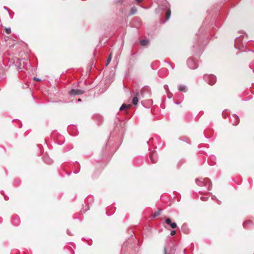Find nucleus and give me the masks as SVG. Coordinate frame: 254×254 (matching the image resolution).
Listing matches in <instances>:
<instances>
[{
    "label": "nucleus",
    "mask_w": 254,
    "mask_h": 254,
    "mask_svg": "<svg viewBox=\"0 0 254 254\" xmlns=\"http://www.w3.org/2000/svg\"><path fill=\"white\" fill-rule=\"evenodd\" d=\"M196 184L200 187H205L208 190H210L212 188V183L208 178L204 179H196L195 180Z\"/></svg>",
    "instance_id": "f257e3e1"
},
{
    "label": "nucleus",
    "mask_w": 254,
    "mask_h": 254,
    "mask_svg": "<svg viewBox=\"0 0 254 254\" xmlns=\"http://www.w3.org/2000/svg\"><path fill=\"white\" fill-rule=\"evenodd\" d=\"M204 79L209 85H214L216 81V77L212 74H205L204 75Z\"/></svg>",
    "instance_id": "f03ea898"
},
{
    "label": "nucleus",
    "mask_w": 254,
    "mask_h": 254,
    "mask_svg": "<svg viewBox=\"0 0 254 254\" xmlns=\"http://www.w3.org/2000/svg\"><path fill=\"white\" fill-rule=\"evenodd\" d=\"M187 64L188 67L191 69H196L198 67L197 64L191 58L188 60Z\"/></svg>",
    "instance_id": "7ed1b4c3"
},
{
    "label": "nucleus",
    "mask_w": 254,
    "mask_h": 254,
    "mask_svg": "<svg viewBox=\"0 0 254 254\" xmlns=\"http://www.w3.org/2000/svg\"><path fill=\"white\" fill-rule=\"evenodd\" d=\"M85 92L84 90L80 89H71L69 92L70 95H77L83 94Z\"/></svg>",
    "instance_id": "20e7f679"
},
{
    "label": "nucleus",
    "mask_w": 254,
    "mask_h": 254,
    "mask_svg": "<svg viewBox=\"0 0 254 254\" xmlns=\"http://www.w3.org/2000/svg\"><path fill=\"white\" fill-rule=\"evenodd\" d=\"M149 158L152 163H156L157 161V155L156 152H150Z\"/></svg>",
    "instance_id": "39448f33"
},
{
    "label": "nucleus",
    "mask_w": 254,
    "mask_h": 254,
    "mask_svg": "<svg viewBox=\"0 0 254 254\" xmlns=\"http://www.w3.org/2000/svg\"><path fill=\"white\" fill-rule=\"evenodd\" d=\"M139 96V93H136V96L133 98L132 103L133 105H136L137 104L138 99V97Z\"/></svg>",
    "instance_id": "423d86ee"
},
{
    "label": "nucleus",
    "mask_w": 254,
    "mask_h": 254,
    "mask_svg": "<svg viewBox=\"0 0 254 254\" xmlns=\"http://www.w3.org/2000/svg\"><path fill=\"white\" fill-rule=\"evenodd\" d=\"M233 117L234 119V122L233 123V125L234 126H236L239 123V118L238 116H236V115H233Z\"/></svg>",
    "instance_id": "0eeeda50"
},
{
    "label": "nucleus",
    "mask_w": 254,
    "mask_h": 254,
    "mask_svg": "<svg viewBox=\"0 0 254 254\" xmlns=\"http://www.w3.org/2000/svg\"><path fill=\"white\" fill-rule=\"evenodd\" d=\"M179 90L181 92H186L187 91V87L186 86L183 85H180L179 86Z\"/></svg>",
    "instance_id": "6e6552de"
},
{
    "label": "nucleus",
    "mask_w": 254,
    "mask_h": 254,
    "mask_svg": "<svg viewBox=\"0 0 254 254\" xmlns=\"http://www.w3.org/2000/svg\"><path fill=\"white\" fill-rule=\"evenodd\" d=\"M240 40H241V39L240 38H237L235 39V48L240 49L239 42H240Z\"/></svg>",
    "instance_id": "1a4fd4ad"
},
{
    "label": "nucleus",
    "mask_w": 254,
    "mask_h": 254,
    "mask_svg": "<svg viewBox=\"0 0 254 254\" xmlns=\"http://www.w3.org/2000/svg\"><path fill=\"white\" fill-rule=\"evenodd\" d=\"M161 210H162L161 209H158L156 212H154V213H153L151 215V217L152 218H154V217L158 216L159 215H160Z\"/></svg>",
    "instance_id": "9d476101"
},
{
    "label": "nucleus",
    "mask_w": 254,
    "mask_h": 254,
    "mask_svg": "<svg viewBox=\"0 0 254 254\" xmlns=\"http://www.w3.org/2000/svg\"><path fill=\"white\" fill-rule=\"evenodd\" d=\"M129 106L130 105H127L126 104H123L120 108V111H122L124 109H128L129 108Z\"/></svg>",
    "instance_id": "9b49d317"
},
{
    "label": "nucleus",
    "mask_w": 254,
    "mask_h": 254,
    "mask_svg": "<svg viewBox=\"0 0 254 254\" xmlns=\"http://www.w3.org/2000/svg\"><path fill=\"white\" fill-rule=\"evenodd\" d=\"M171 16V10L170 9H168L166 13V20H168Z\"/></svg>",
    "instance_id": "f8f14e48"
},
{
    "label": "nucleus",
    "mask_w": 254,
    "mask_h": 254,
    "mask_svg": "<svg viewBox=\"0 0 254 254\" xmlns=\"http://www.w3.org/2000/svg\"><path fill=\"white\" fill-rule=\"evenodd\" d=\"M148 41L147 40H145V39L141 40L140 41V43L141 45H142V46H145L148 44Z\"/></svg>",
    "instance_id": "ddd939ff"
},
{
    "label": "nucleus",
    "mask_w": 254,
    "mask_h": 254,
    "mask_svg": "<svg viewBox=\"0 0 254 254\" xmlns=\"http://www.w3.org/2000/svg\"><path fill=\"white\" fill-rule=\"evenodd\" d=\"M137 11V9L135 7H133L130 9V15L134 14Z\"/></svg>",
    "instance_id": "4468645a"
},
{
    "label": "nucleus",
    "mask_w": 254,
    "mask_h": 254,
    "mask_svg": "<svg viewBox=\"0 0 254 254\" xmlns=\"http://www.w3.org/2000/svg\"><path fill=\"white\" fill-rule=\"evenodd\" d=\"M167 224L170 225L172 228H175L177 227V223H167Z\"/></svg>",
    "instance_id": "2eb2a0df"
},
{
    "label": "nucleus",
    "mask_w": 254,
    "mask_h": 254,
    "mask_svg": "<svg viewBox=\"0 0 254 254\" xmlns=\"http://www.w3.org/2000/svg\"><path fill=\"white\" fill-rule=\"evenodd\" d=\"M13 221L14 222H18L20 221V218L18 216H15L13 218Z\"/></svg>",
    "instance_id": "dca6fc26"
},
{
    "label": "nucleus",
    "mask_w": 254,
    "mask_h": 254,
    "mask_svg": "<svg viewBox=\"0 0 254 254\" xmlns=\"http://www.w3.org/2000/svg\"><path fill=\"white\" fill-rule=\"evenodd\" d=\"M200 199L202 201H207L208 199V197H204V196H201L200 197Z\"/></svg>",
    "instance_id": "f3484780"
},
{
    "label": "nucleus",
    "mask_w": 254,
    "mask_h": 254,
    "mask_svg": "<svg viewBox=\"0 0 254 254\" xmlns=\"http://www.w3.org/2000/svg\"><path fill=\"white\" fill-rule=\"evenodd\" d=\"M6 34H10L11 33V29L10 28H6L5 29Z\"/></svg>",
    "instance_id": "a211bd4d"
},
{
    "label": "nucleus",
    "mask_w": 254,
    "mask_h": 254,
    "mask_svg": "<svg viewBox=\"0 0 254 254\" xmlns=\"http://www.w3.org/2000/svg\"><path fill=\"white\" fill-rule=\"evenodd\" d=\"M111 61V55L109 57L108 60H107V64H109Z\"/></svg>",
    "instance_id": "6ab92c4d"
},
{
    "label": "nucleus",
    "mask_w": 254,
    "mask_h": 254,
    "mask_svg": "<svg viewBox=\"0 0 254 254\" xmlns=\"http://www.w3.org/2000/svg\"><path fill=\"white\" fill-rule=\"evenodd\" d=\"M45 162L48 164H50L52 163V161L51 160V159H48L47 161L45 160Z\"/></svg>",
    "instance_id": "aec40b11"
},
{
    "label": "nucleus",
    "mask_w": 254,
    "mask_h": 254,
    "mask_svg": "<svg viewBox=\"0 0 254 254\" xmlns=\"http://www.w3.org/2000/svg\"><path fill=\"white\" fill-rule=\"evenodd\" d=\"M165 222H172L171 221V220L170 218H167L166 220H165Z\"/></svg>",
    "instance_id": "412c9836"
},
{
    "label": "nucleus",
    "mask_w": 254,
    "mask_h": 254,
    "mask_svg": "<svg viewBox=\"0 0 254 254\" xmlns=\"http://www.w3.org/2000/svg\"><path fill=\"white\" fill-rule=\"evenodd\" d=\"M175 234H176V231H175V230L171 231V233H170L171 235H172V236L174 235Z\"/></svg>",
    "instance_id": "4be33fe9"
},
{
    "label": "nucleus",
    "mask_w": 254,
    "mask_h": 254,
    "mask_svg": "<svg viewBox=\"0 0 254 254\" xmlns=\"http://www.w3.org/2000/svg\"><path fill=\"white\" fill-rule=\"evenodd\" d=\"M34 79L36 81H41V79L39 78H36V77H34Z\"/></svg>",
    "instance_id": "5701e85b"
},
{
    "label": "nucleus",
    "mask_w": 254,
    "mask_h": 254,
    "mask_svg": "<svg viewBox=\"0 0 254 254\" xmlns=\"http://www.w3.org/2000/svg\"><path fill=\"white\" fill-rule=\"evenodd\" d=\"M164 88L165 90H168V86L167 85H165Z\"/></svg>",
    "instance_id": "b1692460"
},
{
    "label": "nucleus",
    "mask_w": 254,
    "mask_h": 254,
    "mask_svg": "<svg viewBox=\"0 0 254 254\" xmlns=\"http://www.w3.org/2000/svg\"><path fill=\"white\" fill-rule=\"evenodd\" d=\"M144 89H142L141 90L140 94H141V95H142V96H143V92H144Z\"/></svg>",
    "instance_id": "393cba45"
},
{
    "label": "nucleus",
    "mask_w": 254,
    "mask_h": 254,
    "mask_svg": "<svg viewBox=\"0 0 254 254\" xmlns=\"http://www.w3.org/2000/svg\"><path fill=\"white\" fill-rule=\"evenodd\" d=\"M136 1L140 2L142 0H135Z\"/></svg>",
    "instance_id": "a878e982"
},
{
    "label": "nucleus",
    "mask_w": 254,
    "mask_h": 254,
    "mask_svg": "<svg viewBox=\"0 0 254 254\" xmlns=\"http://www.w3.org/2000/svg\"><path fill=\"white\" fill-rule=\"evenodd\" d=\"M4 8L5 9H6V10H8V8H7L6 7H5V6H4Z\"/></svg>",
    "instance_id": "bb28decb"
},
{
    "label": "nucleus",
    "mask_w": 254,
    "mask_h": 254,
    "mask_svg": "<svg viewBox=\"0 0 254 254\" xmlns=\"http://www.w3.org/2000/svg\"><path fill=\"white\" fill-rule=\"evenodd\" d=\"M164 253L165 254H166V248L164 249Z\"/></svg>",
    "instance_id": "cd10ccee"
},
{
    "label": "nucleus",
    "mask_w": 254,
    "mask_h": 254,
    "mask_svg": "<svg viewBox=\"0 0 254 254\" xmlns=\"http://www.w3.org/2000/svg\"><path fill=\"white\" fill-rule=\"evenodd\" d=\"M77 101H78V102H80L81 101V100L80 99H78Z\"/></svg>",
    "instance_id": "c85d7f7f"
},
{
    "label": "nucleus",
    "mask_w": 254,
    "mask_h": 254,
    "mask_svg": "<svg viewBox=\"0 0 254 254\" xmlns=\"http://www.w3.org/2000/svg\"><path fill=\"white\" fill-rule=\"evenodd\" d=\"M244 222H245V223H246V222H251V221H245Z\"/></svg>",
    "instance_id": "c756f323"
},
{
    "label": "nucleus",
    "mask_w": 254,
    "mask_h": 254,
    "mask_svg": "<svg viewBox=\"0 0 254 254\" xmlns=\"http://www.w3.org/2000/svg\"><path fill=\"white\" fill-rule=\"evenodd\" d=\"M22 60H20V62H19V64H21V62Z\"/></svg>",
    "instance_id": "7c9ffc66"
},
{
    "label": "nucleus",
    "mask_w": 254,
    "mask_h": 254,
    "mask_svg": "<svg viewBox=\"0 0 254 254\" xmlns=\"http://www.w3.org/2000/svg\"><path fill=\"white\" fill-rule=\"evenodd\" d=\"M195 47V45H193L192 48H194Z\"/></svg>",
    "instance_id": "2f4dec72"
}]
</instances>
